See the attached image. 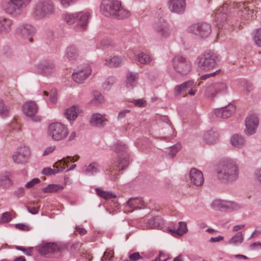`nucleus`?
Listing matches in <instances>:
<instances>
[{
	"mask_svg": "<svg viewBox=\"0 0 261 261\" xmlns=\"http://www.w3.org/2000/svg\"><path fill=\"white\" fill-rule=\"evenodd\" d=\"M9 107L5 105L4 102L0 100V115L3 117H6L9 112Z\"/></svg>",
	"mask_w": 261,
	"mask_h": 261,
	"instance_id": "nucleus-51",
	"label": "nucleus"
},
{
	"mask_svg": "<svg viewBox=\"0 0 261 261\" xmlns=\"http://www.w3.org/2000/svg\"><path fill=\"white\" fill-rule=\"evenodd\" d=\"M40 182V180L38 178H35L33 179L32 180L28 182L25 185V187L28 189H31L34 187L35 185L39 184Z\"/></svg>",
	"mask_w": 261,
	"mask_h": 261,
	"instance_id": "nucleus-55",
	"label": "nucleus"
},
{
	"mask_svg": "<svg viewBox=\"0 0 261 261\" xmlns=\"http://www.w3.org/2000/svg\"><path fill=\"white\" fill-rule=\"evenodd\" d=\"M16 248L17 250L23 251L27 255H31L32 252V249L31 248L28 249H25L21 246H16Z\"/></svg>",
	"mask_w": 261,
	"mask_h": 261,
	"instance_id": "nucleus-61",
	"label": "nucleus"
},
{
	"mask_svg": "<svg viewBox=\"0 0 261 261\" xmlns=\"http://www.w3.org/2000/svg\"><path fill=\"white\" fill-rule=\"evenodd\" d=\"M76 15H78V17L76 18L75 30L77 32L83 31L87 28L90 14L88 12L82 11L76 12Z\"/></svg>",
	"mask_w": 261,
	"mask_h": 261,
	"instance_id": "nucleus-18",
	"label": "nucleus"
},
{
	"mask_svg": "<svg viewBox=\"0 0 261 261\" xmlns=\"http://www.w3.org/2000/svg\"><path fill=\"white\" fill-rule=\"evenodd\" d=\"M31 0H9L6 4L5 9L10 13L13 14L17 10L27 7Z\"/></svg>",
	"mask_w": 261,
	"mask_h": 261,
	"instance_id": "nucleus-16",
	"label": "nucleus"
},
{
	"mask_svg": "<svg viewBox=\"0 0 261 261\" xmlns=\"http://www.w3.org/2000/svg\"><path fill=\"white\" fill-rule=\"evenodd\" d=\"M114 250L112 248H107L101 257V261H111L114 256Z\"/></svg>",
	"mask_w": 261,
	"mask_h": 261,
	"instance_id": "nucleus-50",
	"label": "nucleus"
},
{
	"mask_svg": "<svg viewBox=\"0 0 261 261\" xmlns=\"http://www.w3.org/2000/svg\"><path fill=\"white\" fill-rule=\"evenodd\" d=\"M130 15V12L127 9L121 7L119 8L115 17L118 18L123 19L128 17Z\"/></svg>",
	"mask_w": 261,
	"mask_h": 261,
	"instance_id": "nucleus-47",
	"label": "nucleus"
},
{
	"mask_svg": "<svg viewBox=\"0 0 261 261\" xmlns=\"http://www.w3.org/2000/svg\"><path fill=\"white\" fill-rule=\"evenodd\" d=\"M121 3L115 0H103L100 6V10L102 14L107 16L115 17Z\"/></svg>",
	"mask_w": 261,
	"mask_h": 261,
	"instance_id": "nucleus-10",
	"label": "nucleus"
},
{
	"mask_svg": "<svg viewBox=\"0 0 261 261\" xmlns=\"http://www.w3.org/2000/svg\"><path fill=\"white\" fill-rule=\"evenodd\" d=\"M12 21L10 19L0 17V34L8 33L11 28Z\"/></svg>",
	"mask_w": 261,
	"mask_h": 261,
	"instance_id": "nucleus-36",
	"label": "nucleus"
},
{
	"mask_svg": "<svg viewBox=\"0 0 261 261\" xmlns=\"http://www.w3.org/2000/svg\"><path fill=\"white\" fill-rule=\"evenodd\" d=\"M128 164V161L126 158L122 160H118L115 165H111L109 168L105 170L106 175L109 176V178L112 181H116L118 179L119 171L120 170H123Z\"/></svg>",
	"mask_w": 261,
	"mask_h": 261,
	"instance_id": "nucleus-7",
	"label": "nucleus"
},
{
	"mask_svg": "<svg viewBox=\"0 0 261 261\" xmlns=\"http://www.w3.org/2000/svg\"><path fill=\"white\" fill-rule=\"evenodd\" d=\"M217 95L225 94L227 92V86L224 82H216L214 83Z\"/></svg>",
	"mask_w": 261,
	"mask_h": 261,
	"instance_id": "nucleus-40",
	"label": "nucleus"
},
{
	"mask_svg": "<svg viewBox=\"0 0 261 261\" xmlns=\"http://www.w3.org/2000/svg\"><path fill=\"white\" fill-rule=\"evenodd\" d=\"M168 231L173 237L181 236L188 231L187 223L185 222H179L178 223V228L177 229L168 228Z\"/></svg>",
	"mask_w": 261,
	"mask_h": 261,
	"instance_id": "nucleus-29",
	"label": "nucleus"
},
{
	"mask_svg": "<svg viewBox=\"0 0 261 261\" xmlns=\"http://www.w3.org/2000/svg\"><path fill=\"white\" fill-rule=\"evenodd\" d=\"M248 5V2L238 3L236 7L233 9V12L237 13L238 17L245 20L254 18L256 12L253 9L250 10Z\"/></svg>",
	"mask_w": 261,
	"mask_h": 261,
	"instance_id": "nucleus-9",
	"label": "nucleus"
},
{
	"mask_svg": "<svg viewBox=\"0 0 261 261\" xmlns=\"http://www.w3.org/2000/svg\"><path fill=\"white\" fill-rule=\"evenodd\" d=\"M235 110V106L233 105L230 104L224 108L216 109L215 111V114L217 117L227 118L232 115Z\"/></svg>",
	"mask_w": 261,
	"mask_h": 261,
	"instance_id": "nucleus-26",
	"label": "nucleus"
},
{
	"mask_svg": "<svg viewBox=\"0 0 261 261\" xmlns=\"http://www.w3.org/2000/svg\"><path fill=\"white\" fill-rule=\"evenodd\" d=\"M30 155V149L29 147L23 146L20 147L12 155L14 162L23 164L27 162Z\"/></svg>",
	"mask_w": 261,
	"mask_h": 261,
	"instance_id": "nucleus-15",
	"label": "nucleus"
},
{
	"mask_svg": "<svg viewBox=\"0 0 261 261\" xmlns=\"http://www.w3.org/2000/svg\"><path fill=\"white\" fill-rule=\"evenodd\" d=\"M154 28L156 34L162 38H167L171 33V30L168 23L163 19L160 20L156 22Z\"/></svg>",
	"mask_w": 261,
	"mask_h": 261,
	"instance_id": "nucleus-19",
	"label": "nucleus"
},
{
	"mask_svg": "<svg viewBox=\"0 0 261 261\" xmlns=\"http://www.w3.org/2000/svg\"><path fill=\"white\" fill-rule=\"evenodd\" d=\"M253 40L255 45L261 47V28H258L254 30L252 33Z\"/></svg>",
	"mask_w": 261,
	"mask_h": 261,
	"instance_id": "nucleus-41",
	"label": "nucleus"
},
{
	"mask_svg": "<svg viewBox=\"0 0 261 261\" xmlns=\"http://www.w3.org/2000/svg\"><path fill=\"white\" fill-rule=\"evenodd\" d=\"M231 8L227 4H224L222 6L216 9L212 14L213 20L216 22L219 29L225 26V23L229 20V13L231 12Z\"/></svg>",
	"mask_w": 261,
	"mask_h": 261,
	"instance_id": "nucleus-4",
	"label": "nucleus"
},
{
	"mask_svg": "<svg viewBox=\"0 0 261 261\" xmlns=\"http://www.w3.org/2000/svg\"><path fill=\"white\" fill-rule=\"evenodd\" d=\"M163 225V219L160 216H156L148 220L146 227L148 228L161 229Z\"/></svg>",
	"mask_w": 261,
	"mask_h": 261,
	"instance_id": "nucleus-32",
	"label": "nucleus"
},
{
	"mask_svg": "<svg viewBox=\"0 0 261 261\" xmlns=\"http://www.w3.org/2000/svg\"><path fill=\"white\" fill-rule=\"evenodd\" d=\"M38 109L37 105L34 101H28L24 103L22 107L24 114L35 122L41 120L40 116L37 115Z\"/></svg>",
	"mask_w": 261,
	"mask_h": 261,
	"instance_id": "nucleus-14",
	"label": "nucleus"
},
{
	"mask_svg": "<svg viewBox=\"0 0 261 261\" xmlns=\"http://www.w3.org/2000/svg\"><path fill=\"white\" fill-rule=\"evenodd\" d=\"M135 106L139 107H144L146 105V102L142 99L136 100L134 101Z\"/></svg>",
	"mask_w": 261,
	"mask_h": 261,
	"instance_id": "nucleus-59",
	"label": "nucleus"
},
{
	"mask_svg": "<svg viewBox=\"0 0 261 261\" xmlns=\"http://www.w3.org/2000/svg\"><path fill=\"white\" fill-rule=\"evenodd\" d=\"M258 119L257 117L254 114L249 115L245 120V126L244 132L247 135H252L256 132L258 127Z\"/></svg>",
	"mask_w": 261,
	"mask_h": 261,
	"instance_id": "nucleus-17",
	"label": "nucleus"
},
{
	"mask_svg": "<svg viewBox=\"0 0 261 261\" xmlns=\"http://www.w3.org/2000/svg\"><path fill=\"white\" fill-rule=\"evenodd\" d=\"M107 119L100 114H94L90 120V124L96 127H102L106 124Z\"/></svg>",
	"mask_w": 261,
	"mask_h": 261,
	"instance_id": "nucleus-33",
	"label": "nucleus"
},
{
	"mask_svg": "<svg viewBox=\"0 0 261 261\" xmlns=\"http://www.w3.org/2000/svg\"><path fill=\"white\" fill-rule=\"evenodd\" d=\"M172 66L176 72L181 75H187L191 70L192 63L185 57L177 55L172 59Z\"/></svg>",
	"mask_w": 261,
	"mask_h": 261,
	"instance_id": "nucleus-5",
	"label": "nucleus"
},
{
	"mask_svg": "<svg viewBox=\"0 0 261 261\" xmlns=\"http://www.w3.org/2000/svg\"><path fill=\"white\" fill-rule=\"evenodd\" d=\"M99 166L95 162L91 163L86 169L85 172L88 174H94L99 171Z\"/></svg>",
	"mask_w": 261,
	"mask_h": 261,
	"instance_id": "nucleus-44",
	"label": "nucleus"
},
{
	"mask_svg": "<svg viewBox=\"0 0 261 261\" xmlns=\"http://www.w3.org/2000/svg\"><path fill=\"white\" fill-rule=\"evenodd\" d=\"M217 174L220 179L227 181H233L238 177V167L233 161L226 160L219 165Z\"/></svg>",
	"mask_w": 261,
	"mask_h": 261,
	"instance_id": "nucleus-1",
	"label": "nucleus"
},
{
	"mask_svg": "<svg viewBox=\"0 0 261 261\" xmlns=\"http://www.w3.org/2000/svg\"><path fill=\"white\" fill-rule=\"evenodd\" d=\"M230 143L234 147L241 148L245 145V140L243 136L234 134L231 137Z\"/></svg>",
	"mask_w": 261,
	"mask_h": 261,
	"instance_id": "nucleus-34",
	"label": "nucleus"
},
{
	"mask_svg": "<svg viewBox=\"0 0 261 261\" xmlns=\"http://www.w3.org/2000/svg\"><path fill=\"white\" fill-rule=\"evenodd\" d=\"M100 45L108 49L113 48L116 46L115 41L110 38H105L101 40Z\"/></svg>",
	"mask_w": 261,
	"mask_h": 261,
	"instance_id": "nucleus-42",
	"label": "nucleus"
},
{
	"mask_svg": "<svg viewBox=\"0 0 261 261\" xmlns=\"http://www.w3.org/2000/svg\"><path fill=\"white\" fill-rule=\"evenodd\" d=\"M116 79L114 77H109L106 81H105L102 87L104 89H109L111 86L116 82Z\"/></svg>",
	"mask_w": 261,
	"mask_h": 261,
	"instance_id": "nucleus-53",
	"label": "nucleus"
},
{
	"mask_svg": "<svg viewBox=\"0 0 261 261\" xmlns=\"http://www.w3.org/2000/svg\"><path fill=\"white\" fill-rule=\"evenodd\" d=\"M243 237L241 232H238L229 241V244L237 245L242 243Z\"/></svg>",
	"mask_w": 261,
	"mask_h": 261,
	"instance_id": "nucleus-48",
	"label": "nucleus"
},
{
	"mask_svg": "<svg viewBox=\"0 0 261 261\" xmlns=\"http://www.w3.org/2000/svg\"><path fill=\"white\" fill-rule=\"evenodd\" d=\"M64 186L58 184H50L42 189L44 193H55L62 191Z\"/></svg>",
	"mask_w": 261,
	"mask_h": 261,
	"instance_id": "nucleus-39",
	"label": "nucleus"
},
{
	"mask_svg": "<svg viewBox=\"0 0 261 261\" xmlns=\"http://www.w3.org/2000/svg\"><path fill=\"white\" fill-rule=\"evenodd\" d=\"M188 31L201 37H207L211 34L212 29L211 25L207 23H198L189 26Z\"/></svg>",
	"mask_w": 261,
	"mask_h": 261,
	"instance_id": "nucleus-12",
	"label": "nucleus"
},
{
	"mask_svg": "<svg viewBox=\"0 0 261 261\" xmlns=\"http://www.w3.org/2000/svg\"><path fill=\"white\" fill-rule=\"evenodd\" d=\"M97 195L105 199H110L116 197V195L110 192L104 191L99 189H96Z\"/></svg>",
	"mask_w": 261,
	"mask_h": 261,
	"instance_id": "nucleus-45",
	"label": "nucleus"
},
{
	"mask_svg": "<svg viewBox=\"0 0 261 261\" xmlns=\"http://www.w3.org/2000/svg\"><path fill=\"white\" fill-rule=\"evenodd\" d=\"M77 17L78 15H76V13L73 14L66 13L63 15V18L66 23L71 24L76 22Z\"/></svg>",
	"mask_w": 261,
	"mask_h": 261,
	"instance_id": "nucleus-43",
	"label": "nucleus"
},
{
	"mask_svg": "<svg viewBox=\"0 0 261 261\" xmlns=\"http://www.w3.org/2000/svg\"><path fill=\"white\" fill-rule=\"evenodd\" d=\"M35 32L34 27L29 24H22L17 29V33L25 39H28L30 42L32 41V37Z\"/></svg>",
	"mask_w": 261,
	"mask_h": 261,
	"instance_id": "nucleus-21",
	"label": "nucleus"
},
{
	"mask_svg": "<svg viewBox=\"0 0 261 261\" xmlns=\"http://www.w3.org/2000/svg\"><path fill=\"white\" fill-rule=\"evenodd\" d=\"M191 182L196 186H200L204 182L203 174L200 170L192 168L191 169L189 174Z\"/></svg>",
	"mask_w": 261,
	"mask_h": 261,
	"instance_id": "nucleus-23",
	"label": "nucleus"
},
{
	"mask_svg": "<svg viewBox=\"0 0 261 261\" xmlns=\"http://www.w3.org/2000/svg\"><path fill=\"white\" fill-rule=\"evenodd\" d=\"M125 60L126 59L123 56H115L110 59H103V64L110 67H117L123 64Z\"/></svg>",
	"mask_w": 261,
	"mask_h": 261,
	"instance_id": "nucleus-25",
	"label": "nucleus"
},
{
	"mask_svg": "<svg viewBox=\"0 0 261 261\" xmlns=\"http://www.w3.org/2000/svg\"><path fill=\"white\" fill-rule=\"evenodd\" d=\"M129 260H124L123 261H138V260L143 258L142 256L138 252L134 253H129L128 254Z\"/></svg>",
	"mask_w": 261,
	"mask_h": 261,
	"instance_id": "nucleus-52",
	"label": "nucleus"
},
{
	"mask_svg": "<svg viewBox=\"0 0 261 261\" xmlns=\"http://www.w3.org/2000/svg\"><path fill=\"white\" fill-rule=\"evenodd\" d=\"M137 60L141 64H146L151 61V58L148 55L141 53L137 55Z\"/></svg>",
	"mask_w": 261,
	"mask_h": 261,
	"instance_id": "nucleus-46",
	"label": "nucleus"
},
{
	"mask_svg": "<svg viewBox=\"0 0 261 261\" xmlns=\"http://www.w3.org/2000/svg\"><path fill=\"white\" fill-rule=\"evenodd\" d=\"M138 75L137 73L128 72L126 76L125 84L127 88H132L136 85Z\"/></svg>",
	"mask_w": 261,
	"mask_h": 261,
	"instance_id": "nucleus-35",
	"label": "nucleus"
},
{
	"mask_svg": "<svg viewBox=\"0 0 261 261\" xmlns=\"http://www.w3.org/2000/svg\"><path fill=\"white\" fill-rule=\"evenodd\" d=\"M15 227L19 230L24 231H28L30 230V227L24 224H17L15 225Z\"/></svg>",
	"mask_w": 261,
	"mask_h": 261,
	"instance_id": "nucleus-58",
	"label": "nucleus"
},
{
	"mask_svg": "<svg viewBox=\"0 0 261 261\" xmlns=\"http://www.w3.org/2000/svg\"><path fill=\"white\" fill-rule=\"evenodd\" d=\"M116 149L117 152L120 153L122 152L123 153H125L126 151V147L124 145L120 144L118 145Z\"/></svg>",
	"mask_w": 261,
	"mask_h": 261,
	"instance_id": "nucleus-62",
	"label": "nucleus"
},
{
	"mask_svg": "<svg viewBox=\"0 0 261 261\" xmlns=\"http://www.w3.org/2000/svg\"><path fill=\"white\" fill-rule=\"evenodd\" d=\"M38 68L39 70L46 75H50L56 71L55 66L52 63L43 62L40 63L38 65Z\"/></svg>",
	"mask_w": 261,
	"mask_h": 261,
	"instance_id": "nucleus-30",
	"label": "nucleus"
},
{
	"mask_svg": "<svg viewBox=\"0 0 261 261\" xmlns=\"http://www.w3.org/2000/svg\"><path fill=\"white\" fill-rule=\"evenodd\" d=\"M168 7L172 12L180 13L185 11V0H169Z\"/></svg>",
	"mask_w": 261,
	"mask_h": 261,
	"instance_id": "nucleus-24",
	"label": "nucleus"
},
{
	"mask_svg": "<svg viewBox=\"0 0 261 261\" xmlns=\"http://www.w3.org/2000/svg\"><path fill=\"white\" fill-rule=\"evenodd\" d=\"M79 159L78 155H74L73 156H67L66 158H63L55 163L54 165V169L50 168H44L42 173L45 175H51L55 174L57 172L62 171L66 168L65 166L70 162H75Z\"/></svg>",
	"mask_w": 261,
	"mask_h": 261,
	"instance_id": "nucleus-8",
	"label": "nucleus"
},
{
	"mask_svg": "<svg viewBox=\"0 0 261 261\" xmlns=\"http://www.w3.org/2000/svg\"><path fill=\"white\" fill-rule=\"evenodd\" d=\"M40 205L37 202L33 201L30 203V205L27 206L28 212L33 215H36L39 213Z\"/></svg>",
	"mask_w": 261,
	"mask_h": 261,
	"instance_id": "nucleus-49",
	"label": "nucleus"
},
{
	"mask_svg": "<svg viewBox=\"0 0 261 261\" xmlns=\"http://www.w3.org/2000/svg\"><path fill=\"white\" fill-rule=\"evenodd\" d=\"M57 100V93L56 90H54L50 95V101L51 103H56Z\"/></svg>",
	"mask_w": 261,
	"mask_h": 261,
	"instance_id": "nucleus-60",
	"label": "nucleus"
},
{
	"mask_svg": "<svg viewBox=\"0 0 261 261\" xmlns=\"http://www.w3.org/2000/svg\"><path fill=\"white\" fill-rule=\"evenodd\" d=\"M205 96L208 98L213 99L216 97L217 93L214 83L207 86L204 91Z\"/></svg>",
	"mask_w": 261,
	"mask_h": 261,
	"instance_id": "nucleus-38",
	"label": "nucleus"
},
{
	"mask_svg": "<svg viewBox=\"0 0 261 261\" xmlns=\"http://www.w3.org/2000/svg\"><path fill=\"white\" fill-rule=\"evenodd\" d=\"M218 140V133L212 130L207 131L203 136V142L208 145L214 144L216 143Z\"/></svg>",
	"mask_w": 261,
	"mask_h": 261,
	"instance_id": "nucleus-28",
	"label": "nucleus"
},
{
	"mask_svg": "<svg viewBox=\"0 0 261 261\" xmlns=\"http://www.w3.org/2000/svg\"><path fill=\"white\" fill-rule=\"evenodd\" d=\"M220 72H221V70L219 69L214 72L208 73V74H206L202 75L200 77V79L201 80H205L207 79H208V78H210L212 77H214L216 75L219 74L220 73Z\"/></svg>",
	"mask_w": 261,
	"mask_h": 261,
	"instance_id": "nucleus-56",
	"label": "nucleus"
},
{
	"mask_svg": "<svg viewBox=\"0 0 261 261\" xmlns=\"http://www.w3.org/2000/svg\"><path fill=\"white\" fill-rule=\"evenodd\" d=\"M181 145L180 144H176L170 148L169 153L171 156H174L176 153L181 149Z\"/></svg>",
	"mask_w": 261,
	"mask_h": 261,
	"instance_id": "nucleus-54",
	"label": "nucleus"
},
{
	"mask_svg": "<svg viewBox=\"0 0 261 261\" xmlns=\"http://www.w3.org/2000/svg\"><path fill=\"white\" fill-rule=\"evenodd\" d=\"M93 100L95 101L96 103H101L103 101V96L100 93L95 92Z\"/></svg>",
	"mask_w": 261,
	"mask_h": 261,
	"instance_id": "nucleus-57",
	"label": "nucleus"
},
{
	"mask_svg": "<svg viewBox=\"0 0 261 261\" xmlns=\"http://www.w3.org/2000/svg\"><path fill=\"white\" fill-rule=\"evenodd\" d=\"M47 135L54 141H61L67 137L68 129L61 122H53L49 124L48 126Z\"/></svg>",
	"mask_w": 261,
	"mask_h": 261,
	"instance_id": "nucleus-3",
	"label": "nucleus"
},
{
	"mask_svg": "<svg viewBox=\"0 0 261 261\" xmlns=\"http://www.w3.org/2000/svg\"><path fill=\"white\" fill-rule=\"evenodd\" d=\"M146 207L145 203L141 198H132L128 200L125 205L126 209L132 212L135 210L142 209Z\"/></svg>",
	"mask_w": 261,
	"mask_h": 261,
	"instance_id": "nucleus-22",
	"label": "nucleus"
},
{
	"mask_svg": "<svg viewBox=\"0 0 261 261\" xmlns=\"http://www.w3.org/2000/svg\"><path fill=\"white\" fill-rule=\"evenodd\" d=\"M91 72V69L89 66L79 68L72 73V79L77 83H82L88 78Z\"/></svg>",
	"mask_w": 261,
	"mask_h": 261,
	"instance_id": "nucleus-20",
	"label": "nucleus"
},
{
	"mask_svg": "<svg viewBox=\"0 0 261 261\" xmlns=\"http://www.w3.org/2000/svg\"><path fill=\"white\" fill-rule=\"evenodd\" d=\"M79 56V51L74 45H70L67 47L65 51L66 57L70 60L75 59Z\"/></svg>",
	"mask_w": 261,
	"mask_h": 261,
	"instance_id": "nucleus-37",
	"label": "nucleus"
},
{
	"mask_svg": "<svg viewBox=\"0 0 261 261\" xmlns=\"http://www.w3.org/2000/svg\"><path fill=\"white\" fill-rule=\"evenodd\" d=\"M201 84V82L198 84L194 83L193 81L190 80L186 81L182 84L175 87V90L177 94H182L186 95L187 94L194 96L196 94L197 88Z\"/></svg>",
	"mask_w": 261,
	"mask_h": 261,
	"instance_id": "nucleus-11",
	"label": "nucleus"
},
{
	"mask_svg": "<svg viewBox=\"0 0 261 261\" xmlns=\"http://www.w3.org/2000/svg\"><path fill=\"white\" fill-rule=\"evenodd\" d=\"M11 219L10 215L8 213H4L2 217V220L3 222H8Z\"/></svg>",
	"mask_w": 261,
	"mask_h": 261,
	"instance_id": "nucleus-63",
	"label": "nucleus"
},
{
	"mask_svg": "<svg viewBox=\"0 0 261 261\" xmlns=\"http://www.w3.org/2000/svg\"><path fill=\"white\" fill-rule=\"evenodd\" d=\"M59 250V246L55 243H46L43 244L39 248V252L43 255H47L51 252H55Z\"/></svg>",
	"mask_w": 261,
	"mask_h": 261,
	"instance_id": "nucleus-31",
	"label": "nucleus"
},
{
	"mask_svg": "<svg viewBox=\"0 0 261 261\" xmlns=\"http://www.w3.org/2000/svg\"><path fill=\"white\" fill-rule=\"evenodd\" d=\"M255 178L261 182V168L257 169L254 172Z\"/></svg>",
	"mask_w": 261,
	"mask_h": 261,
	"instance_id": "nucleus-64",
	"label": "nucleus"
},
{
	"mask_svg": "<svg viewBox=\"0 0 261 261\" xmlns=\"http://www.w3.org/2000/svg\"><path fill=\"white\" fill-rule=\"evenodd\" d=\"M82 112V110L79 106L73 105L66 110L64 115L68 120L73 121Z\"/></svg>",
	"mask_w": 261,
	"mask_h": 261,
	"instance_id": "nucleus-27",
	"label": "nucleus"
},
{
	"mask_svg": "<svg viewBox=\"0 0 261 261\" xmlns=\"http://www.w3.org/2000/svg\"><path fill=\"white\" fill-rule=\"evenodd\" d=\"M55 8L53 2L50 0H44L38 3L35 14L36 16L42 18L53 15Z\"/></svg>",
	"mask_w": 261,
	"mask_h": 261,
	"instance_id": "nucleus-6",
	"label": "nucleus"
},
{
	"mask_svg": "<svg viewBox=\"0 0 261 261\" xmlns=\"http://www.w3.org/2000/svg\"><path fill=\"white\" fill-rule=\"evenodd\" d=\"M211 207L216 210L231 211L239 208V205L232 201L215 199L211 203Z\"/></svg>",
	"mask_w": 261,
	"mask_h": 261,
	"instance_id": "nucleus-13",
	"label": "nucleus"
},
{
	"mask_svg": "<svg viewBox=\"0 0 261 261\" xmlns=\"http://www.w3.org/2000/svg\"><path fill=\"white\" fill-rule=\"evenodd\" d=\"M219 60V57L217 53L209 51L198 57L197 66L201 70L209 71L217 66Z\"/></svg>",
	"mask_w": 261,
	"mask_h": 261,
	"instance_id": "nucleus-2",
	"label": "nucleus"
}]
</instances>
